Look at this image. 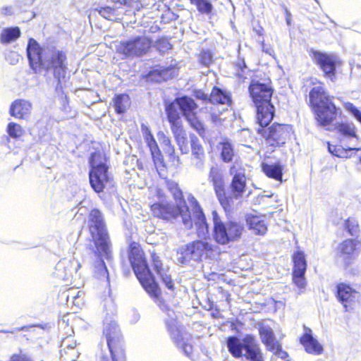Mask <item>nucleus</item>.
<instances>
[{
  "instance_id": "1",
  "label": "nucleus",
  "mask_w": 361,
  "mask_h": 361,
  "mask_svg": "<svg viewBox=\"0 0 361 361\" xmlns=\"http://www.w3.org/2000/svg\"><path fill=\"white\" fill-rule=\"evenodd\" d=\"M27 55L30 68L35 73L42 69L52 70L58 84L63 82L66 73L67 63L66 53L54 46L47 45L40 47L34 39H30L27 46Z\"/></svg>"
},
{
  "instance_id": "2",
  "label": "nucleus",
  "mask_w": 361,
  "mask_h": 361,
  "mask_svg": "<svg viewBox=\"0 0 361 361\" xmlns=\"http://www.w3.org/2000/svg\"><path fill=\"white\" fill-rule=\"evenodd\" d=\"M314 87L310 92V102L322 126L330 124L336 117V107L320 81L312 82Z\"/></svg>"
},
{
  "instance_id": "3",
  "label": "nucleus",
  "mask_w": 361,
  "mask_h": 361,
  "mask_svg": "<svg viewBox=\"0 0 361 361\" xmlns=\"http://www.w3.org/2000/svg\"><path fill=\"white\" fill-rule=\"evenodd\" d=\"M250 97L257 109V119L261 127L269 125L274 115V106L271 103V87L259 81H252L249 86Z\"/></svg>"
},
{
  "instance_id": "4",
  "label": "nucleus",
  "mask_w": 361,
  "mask_h": 361,
  "mask_svg": "<svg viewBox=\"0 0 361 361\" xmlns=\"http://www.w3.org/2000/svg\"><path fill=\"white\" fill-rule=\"evenodd\" d=\"M128 258L134 273L144 289L152 297L158 298V285L148 267L144 252L139 244L132 243L130 245Z\"/></svg>"
},
{
  "instance_id": "5",
  "label": "nucleus",
  "mask_w": 361,
  "mask_h": 361,
  "mask_svg": "<svg viewBox=\"0 0 361 361\" xmlns=\"http://www.w3.org/2000/svg\"><path fill=\"white\" fill-rule=\"evenodd\" d=\"M88 225L97 253L99 257L110 260L112 257L111 244L104 216L99 209L91 210L88 216Z\"/></svg>"
},
{
  "instance_id": "6",
  "label": "nucleus",
  "mask_w": 361,
  "mask_h": 361,
  "mask_svg": "<svg viewBox=\"0 0 361 361\" xmlns=\"http://www.w3.org/2000/svg\"><path fill=\"white\" fill-rule=\"evenodd\" d=\"M151 211L154 216L169 221L181 217L185 228H190L192 226V218L185 201H180L179 204L157 202L151 206Z\"/></svg>"
},
{
  "instance_id": "7",
  "label": "nucleus",
  "mask_w": 361,
  "mask_h": 361,
  "mask_svg": "<svg viewBox=\"0 0 361 361\" xmlns=\"http://www.w3.org/2000/svg\"><path fill=\"white\" fill-rule=\"evenodd\" d=\"M214 223L213 238L216 243L226 245L231 241L240 238L243 231V226L235 222L229 221L224 222L216 211L212 212Z\"/></svg>"
},
{
  "instance_id": "8",
  "label": "nucleus",
  "mask_w": 361,
  "mask_h": 361,
  "mask_svg": "<svg viewBox=\"0 0 361 361\" xmlns=\"http://www.w3.org/2000/svg\"><path fill=\"white\" fill-rule=\"evenodd\" d=\"M227 347L228 351L235 357H241L244 350L245 356L251 361H263L260 348L255 338L250 335L246 336L243 341L235 336L228 337Z\"/></svg>"
},
{
  "instance_id": "9",
  "label": "nucleus",
  "mask_w": 361,
  "mask_h": 361,
  "mask_svg": "<svg viewBox=\"0 0 361 361\" xmlns=\"http://www.w3.org/2000/svg\"><path fill=\"white\" fill-rule=\"evenodd\" d=\"M152 41L146 36H137L116 44V51L126 58L139 57L148 53Z\"/></svg>"
},
{
  "instance_id": "10",
  "label": "nucleus",
  "mask_w": 361,
  "mask_h": 361,
  "mask_svg": "<svg viewBox=\"0 0 361 361\" xmlns=\"http://www.w3.org/2000/svg\"><path fill=\"white\" fill-rule=\"evenodd\" d=\"M104 334L106 338L107 349L111 355V360L126 361V355L122 348L120 330L114 321L104 323Z\"/></svg>"
},
{
  "instance_id": "11",
  "label": "nucleus",
  "mask_w": 361,
  "mask_h": 361,
  "mask_svg": "<svg viewBox=\"0 0 361 361\" xmlns=\"http://www.w3.org/2000/svg\"><path fill=\"white\" fill-rule=\"evenodd\" d=\"M159 306L163 311H166L168 316L171 318L170 322H166L169 331L171 333V338L174 341L178 348H180L185 355L191 357L192 353V345L191 344V338L187 334H182L177 328L176 319L173 318L174 312L170 310L168 307L160 301Z\"/></svg>"
},
{
  "instance_id": "12",
  "label": "nucleus",
  "mask_w": 361,
  "mask_h": 361,
  "mask_svg": "<svg viewBox=\"0 0 361 361\" xmlns=\"http://www.w3.org/2000/svg\"><path fill=\"white\" fill-rule=\"evenodd\" d=\"M310 56L313 62L323 71L324 75L331 81L336 79V69L338 62L336 55L310 49Z\"/></svg>"
},
{
  "instance_id": "13",
  "label": "nucleus",
  "mask_w": 361,
  "mask_h": 361,
  "mask_svg": "<svg viewBox=\"0 0 361 361\" xmlns=\"http://www.w3.org/2000/svg\"><path fill=\"white\" fill-rule=\"evenodd\" d=\"M209 180L213 184L215 193L221 205L226 212L230 211L233 204V197L226 195L223 175L217 166H212L210 169Z\"/></svg>"
},
{
  "instance_id": "14",
  "label": "nucleus",
  "mask_w": 361,
  "mask_h": 361,
  "mask_svg": "<svg viewBox=\"0 0 361 361\" xmlns=\"http://www.w3.org/2000/svg\"><path fill=\"white\" fill-rule=\"evenodd\" d=\"M90 164L92 169L89 173L90 183L92 189L99 193L103 191L109 182L108 169L105 164H96L94 160Z\"/></svg>"
},
{
  "instance_id": "15",
  "label": "nucleus",
  "mask_w": 361,
  "mask_h": 361,
  "mask_svg": "<svg viewBox=\"0 0 361 361\" xmlns=\"http://www.w3.org/2000/svg\"><path fill=\"white\" fill-rule=\"evenodd\" d=\"M359 242L356 240H345L338 247L337 261L340 262L345 268L350 266L356 259L358 252L357 247Z\"/></svg>"
},
{
  "instance_id": "16",
  "label": "nucleus",
  "mask_w": 361,
  "mask_h": 361,
  "mask_svg": "<svg viewBox=\"0 0 361 361\" xmlns=\"http://www.w3.org/2000/svg\"><path fill=\"white\" fill-rule=\"evenodd\" d=\"M291 132V127L288 125L273 124L267 132L265 131L264 136L268 145L273 147H279L286 142Z\"/></svg>"
},
{
  "instance_id": "17",
  "label": "nucleus",
  "mask_w": 361,
  "mask_h": 361,
  "mask_svg": "<svg viewBox=\"0 0 361 361\" xmlns=\"http://www.w3.org/2000/svg\"><path fill=\"white\" fill-rule=\"evenodd\" d=\"M212 245L202 240L194 241L186 245L184 250V261L188 259L198 260L202 257H209L212 253Z\"/></svg>"
},
{
  "instance_id": "18",
  "label": "nucleus",
  "mask_w": 361,
  "mask_h": 361,
  "mask_svg": "<svg viewBox=\"0 0 361 361\" xmlns=\"http://www.w3.org/2000/svg\"><path fill=\"white\" fill-rule=\"evenodd\" d=\"M192 166L202 171L204 169L206 154L200 139L195 134H190Z\"/></svg>"
},
{
  "instance_id": "19",
  "label": "nucleus",
  "mask_w": 361,
  "mask_h": 361,
  "mask_svg": "<svg viewBox=\"0 0 361 361\" xmlns=\"http://www.w3.org/2000/svg\"><path fill=\"white\" fill-rule=\"evenodd\" d=\"M230 173L233 175V179L231 183L232 195L235 199L242 197L246 187V177L245 171L243 169L237 170L235 166L230 169Z\"/></svg>"
},
{
  "instance_id": "20",
  "label": "nucleus",
  "mask_w": 361,
  "mask_h": 361,
  "mask_svg": "<svg viewBox=\"0 0 361 361\" xmlns=\"http://www.w3.org/2000/svg\"><path fill=\"white\" fill-rule=\"evenodd\" d=\"M80 267V264L75 259H63L56 266L57 276L64 281L68 280L73 273H76Z\"/></svg>"
},
{
  "instance_id": "21",
  "label": "nucleus",
  "mask_w": 361,
  "mask_h": 361,
  "mask_svg": "<svg viewBox=\"0 0 361 361\" xmlns=\"http://www.w3.org/2000/svg\"><path fill=\"white\" fill-rule=\"evenodd\" d=\"M192 203L197 235L200 238H205L209 234V226L206 222L205 216L200 204L194 197H192Z\"/></svg>"
},
{
  "instance_id": "22",
  "label": "nucleus",
  "mask_w": 361,
  "mask_h": 361,
  "mask_svg": "<svg viewBox=\"0 0 361 361\" xmlns=\"http://www.w3.org/2000/svg\"><path fill=\"white\" fill-rule=\"evenodd\" d=\"M300 343L307 353L317 355L323 352L322 345L313 337L312 330L307 327H305V334L300 338Z\"/></svg>"
},
{
  "instance_id": "23",
  "label": "nucleus",
  "mask_w": 361,
  "mask_h": 361,
  "mask_svg": "<svg viewBox=\"0 0 361 361\" xmlns=\"http://www.w3.org/2000/svg\"><path fill=\"white\" fill-rule=\"evenodd\" d=\"M337 298L345 308L347 307V303L354 302L359 297V293L350 287L348 284L341 283L336 286Z\"/></svg>"
},
{
  "instance_id": "24",
  "label": "nucleus",
  "mask_w": 361,
  "mask_h": 361,
  "mask_svg": "<svg viewBox=\"0 0 361 361\" xmlns=\"http://www.w3.org/2000/svg\"><path fill=\"white\" fill-rule=\"evenodd\" d=\"M32 104L24 99L15 100L11 105L10 114L20 119H25L30 114Z\"/></svg>"
},
{
  "instance_id": "25",
  "label": "nucleus",
  "mask_w": 361,
  "mask_h": 361,
  "mask_svg": "<svg viewBox=\"0 0 361 361\" xmlns=\"http://www.w3.org/2000/svg\"><path fill=\"white\" fill-rule=\"evenodd\" d=\"M152 266L157 274L160 276L161 281L165 286L170 290L173 289V283L171 280V275L168 274L169 269L164 267L159 259V257L156 254L152 255Z\"/></svg>"
},
{
  "instance_id": "26",
  "label": "nucleus",
  "mask_w": 361,
  "mask_h": 361,
  "mask_svg": "<svg viewBox=\"0 0 361 361\" xmlns=\"http://www.w3.org/2000/svg\"><path fill=\"white\" fill-rule=\"evenodd\" d=\"M75 346L76 342L71 336L63 339L60 350L61 360L64 357H67L71 361H75L78 357V353L75 350Z\"/></svg>"
},
{
  "instance_id": "27",
  "label": "nucleus",
  "mask_w": 361,
  "mask_h": 361,
  "mask_svg": "<svg viewBox=\"0 0 361 361\" xmlns=\"http://www.w3.org/2000/svg\"><path fill=\"white\" fill-rule=\"evenodd\" d=\"M338 130L342 135V138L341 139V143L346 142L352 146H356L358 144V137L353 125L342 123L338 126Z\"/></svg>"
},
{
  "instance_id": "28",
  "label": "nucleus",
  "mask_w": 361,
  "mask_h": 361,
  "mask_svg": "<svg viewBox=\"0 0 361 361\" xmlns=\"http://www.w3.org/2000/svg\"><path fill=\"white\" fill-rule=\"evenodd\" d=\"M259 335L262 343L266 345L269 350H274L276 345L279 342L276 340L272 329L266 325H262L259 329Z\"/></svg>"
},
{
  "instance_id": "29",
  "label": "nucleus",
  "mask_w": 361,
  "mask_h": 361,
  "mask_svg": "<svg viewBox=\"0 0 361 361\" xmlns=\"http://www.w3.org/2000/svg\"><path fill=\"white\" fill-rule=\"evenodd\" d=\"M176 102L186 119L189 118V116L195 114V110L197 108V106L192 99L188 97H182L177 99Z\"/></svg>"
},
{
  "instance_id": "30",
  "label": "nucleus",
  "mask_w": 361,
  "mask_h": 361,
  "mask_svg": "<svg viewBox=\"0 0 361 361\" xmlns=\"http://www.w3.org/2000/svg\"><path fill=\"white\" fill-rule=\"evenodd\" d=\"M343 146H336L331 145L329 144L328 149L331 154L334 156L340 157V158H348L350 156L348 154L349 152L351 151H360V148H357L355 147H351L352 145L348 143H342Z\"/></svg>"
},
{
  "instance_id": "31",
  "label": "nucleus",
  "mask_w": 361,
  "mask_h": 361,
  "mask_svg": "<svg viewBox=\"0 0 361 361\" xmlns=\"http://www.w3.org/2000/svg\"><path fill=\"white\" fill-rule=\"evenodd\" d=\"M247 223L250 229L252 230L255 234L264 235L266 233L267 228L264 221L258 216H248Z\"/></svg>"
},
{
  "instance_id": "32",
  "label": "nucleus",
  "mask_w": 361,
  "mask_h": 361,
  "mask_svg": "<svg viewBox=\"0 0 361 361\" xmlns=\"http://www.w3.org/2000/svg\"><path fill=\"white\" fill-rule=\"evenodd\" d=\"M209 100L212 104L229 105L231 102L230 95L222 90L214 87L210 94Z\"/></svg>"
},
{
  "instance_id": "33",
  "label": "nucleus",
  "mask_w": 361,
  "mask_h": 361,
  "mask_svg": "<svg viewBox=\"0 0 361 361\" xmlns=\"http://www.w3.org/2000/svg\"><path fill=\"white\" fill-rule=\"evenodd\" d=\"M293 274H305V271L307 269V263L305 257V254L303 252L298 251L294 253L293 255Z\"/></svg>"
},
{
  "instance_id": "34",
  "label": "nucleus",
  "mask_w": 361,
  "mask_h": 361,
  "mask_svg": "<svg viewBox=\"0 0 361 361\" xmlns=\"http://www.w3.org/2000/svg\"><path fill=\"white\" fill-rule=\"evenodd\" d=\"M262 171L269 178H274L276 180H282V166L279 164H262Z\"/></svg>"
},
{
  "instance_id": "35",
  "label": "nucleus",
  "mask_w": 361,
  "mask_h": 361,
  "mask_svg": "<svg viewBox=\"0 0 361 361\" xmlns=\"http://www.w3.org/2000/svg\"><path fill=\"white\" fill-rule=\"evenodd\" d=\"M20 36V30L18 27L5 28L0 35V42L2 44H8Z\"/></svg>"
},
{
  "instance_id": "36",
  "label": "nucleus",
  "mask_w": 361,
  "mask_h": 361,
  "mask_svg": "<svg viewBox=\"0 0 361 361\" xmlns=\"http://www.w3.org/2000/svg\"><path fill=\"white\" fill-rule=\"evenodd\" d=\"M174 70L170 67L155 69L150 72L149 77L152 80H154L157 82H160L162 80H166L172 77V72Z\"/></svg>"
},
{
  "instance_id": "37",
  "label": "nucleus",
  "mask_w": 361,
  "mask_h": 361,
  "mask_svg": "<svg viewBox=\"0 0 361 361\" xmlns=\"http://www.w3.org/2000/svg\"><path fill=\"white\" fill-rule=\"evenodd\" d=\"M114 104L116 112L123 114L130 106V98L126 94L116 95L114 99Z\"/></svg>"
},
{
  "instance_id": "38",
  "label": "nucleus",
  "mask_w": 361,
  "mask_h": 361,
  "mask_svg": "<svg viewBox=\"0 0 361 361\" xmlns=\"http://www.w3.org/2000/svg\"><path fill=\"white\" fill-rule=\"evenodd\" d=\"M157 138L165 152L170 156L173 155L175 153V149L171 145L169 137L166 135L164 132L160 131L157 133Z\"/></svg>"
},
{
  "instance_id": "39",
  "label": "nucleus",
  "mask_w": 361,
  "mask_h": 361,
  "mask_svg": "<svg viewBox=\"0 0 361 361\" xmlns=\"http://www.w3.org/2000/svg\"><path fill=\"white\" fill-rule=\"evenodd\" d=\"M234 151L232 145L228 142L221 143V157L223 161L228 163L232 161Z\"/></svg>"
},
{
  "instance_id": "40",
  "label": "nucleus",
  "mask_w": 361,
  "mask_h": 361,
  "mask_svg": "<svg viewBox=\"0 0 361 361\" xmlns=\"http://www.w3.org/2000/svg\"><path fill=\"white\" fill-rule=\"evenodd\" d=\"M192 5H195L197 11L202 13L208 15L212 13L213 6L209 0H190Z\"/></svg>"
},
{
  "instance_id": "41",
  "label": "nucleus",
  "mask_w": 361,
  "mask_h": 361,
  "mask_svg": "<svg viewBox=\"0 0 361 361\" xmlns=\"http://www.w3.org/2000/svg\"><path fill=\"white\" fill-rule=\"evenodd\" d=\"M145 141L148 145V147L150 149L152 155L154 158H155L157 156L160 155V151L158 147V145L154 138V136L151 133V132L149 130V129L147 128L145 135Z\"/></svg>"
},
{
  "instance_id": "42",
  "label": "nucleus",
  "mask_w": 361,
  "mask_h": 361,
  "mask_svg": "<svg viewBox=\"0 0 361 361\" xmlns=\"http://www.w3.org/2000/svg\"><path fill=\"white\" fill-rule=\"evenodd\" d=\"M177 102L171 103L166 107L167 118L170 123L180 121L179 120V114L177 111Z\"/></svg>"
},
{
  "instance_id": "43",
  "label": "nucleus",
  "mask_w": 361,
  "mask_h": 361,
  "mask_svg": "<svg viewBox=\"0 0 361 361\" xmlns=\"http://www.w3.org/2000/svg\"><path fill=\"white\" fill-rule=\"evenodd\" d=\"M167 188L170 192L172 194L175 202H177V204H179V202L180 201H185V200L183 198V194L181 190L179 189L178 184L176 182L173 181H169L167 182Z\"/></svg>"
},
{
  "instance_id": "44",
  "label": "nucleus",
  "mask_w": 361,
  "mask_h": 361,
  "mask_svg": "<svg viewBox=\"0 0 361 361\" xmlns=\"http://www.w3.org/2000/svg\"><path fill=\"white\" fill-rule=\"evenodd\" d=\"M190 126L194 128L197 133L202 137H204L205 135V128L204 125L197 119L196 114L194 116H189V118L187 119Z\"/></svg>"
},
{
  "instance_id": "45",
  "label": "nucleus",
  "mask_w": 361,
  "mask_h": 361,
  "mask_svg": "<svg viewBox=\"0 0 361 361\" xmlns=\"http://www.w3.org/2000/svg\"><path fill=\"white\" fill-rule=\"evenodd\" d=\"M95 269V274L97 278L100 279H106L108 281L109 279V273L107 268L105 265V263L102 259L98 260L94 266Z\"/></svg>"
},
{
  "instance_id": "46",
  "label": "nucleus",
  "mask_w": 361,
  "mask_h": 361,
  "mask_svg": "<svg viewBox=\"0 0 361 361\" xmlns=\"http://www.w3.org/2000/svg\"><path fill=\"white\" fill-rule=\"evenodd\" d=\"M170 124L171 130L175 140L187 135L185 130L183 129L181 121L175 122Z\"/></svg>"
},
{
  "instance_id": "47",
  "label": "nucleus",
  "mask_w": 361,
  "mask_h": 361,
  "mask_svg": "<svg viewBox=\"0 0 361 361\" xmlns=\"http://www.w3.org/2000/svg\"><path fill=\"white\" fill-rule=\"evenodd\" d=\"M7 133L11 137L18 138L23 135V130L20 125L16 123H10L7 127Z\"/></svg>"
},
{
  "instance_id": "48",
  "label": "nucleus",
  "mask_w": 361,
  "mask_h": 361,
  "mask_svg": "<svg viewBox=\"0 0 361 361\" xmlns=\"http://www.w3.org/2000/svg\"><path fill=\"white\" fill-rule=\"evenodd\" d=\"M103 18L112 20L116 18L115 10L109 6L101 7L96 9Z\"/></svg>"
},
{
  "instance_id": "49",
  "label": "nucleus",
  "mask_w": 361,
  "mask_h": 361,
  "mask_svg": "<svg viewBox=\"0 0 361 361\" xmlns=\"http://www.w3.org/2000/svg\"><path fill=\"white\" fill-rule=\"evenodd\" d=\"M344 109L350 113L361 123V111L350 102L343 104Z\"/></svg>"
},
{
  "instance_id": "50",
  "label": "nucleus",
  "mask_w": 361,
  "mask_h": 361,
  "mask_svg": "<svg viewBox=\"0 0 361 361\" xmlns=\"http://www.w3.org/2000/svg\"><path fill=\"white\" fill-rule=\"evenodd\" d=\"M176 142L182 154H186L189 152L187 135L176 140Z\"/></svg>"
},
{
  "instance_id": "51",
  "label": "nucleus",
  "mask_w": 361,
  "mask_h": 361,
  "mask_svg": "<svg viewBox=\"0 0 361 361\" xmlns=\"http://www.w3.org/2000/svg\"><path fill=\"white\" fill-rule=\"evenodd\" d=\"M293 281L300 289H304L306 286V280L304 274H293Z\"/></svg>"
},
{
  "instance_id": "52",
  "label": "nucleus",
  "mask_w": 361,
  "mask_h": 361,
  "mask_svg": "<svg viewBox=\"0 0 361 361\" xmlns=\"http://www.w3.org/2000/svg\"><path fill=\"white\" fill-rule=\"evenodd\" d=\"M156 47L159 51L162 54L165 53L167 50L171 49L172 47L169 42L165 39L158 40L157 42Z\"/></svg>"
},
{
  "instance_id": "53",
  "label": "nucleus",
  "mask_w": 361,
  "mask_h": 361,
  "mask_svg": "<svg viewBox=\"0 0 361 361\" xmlns=\"http://www.w3.org/2000/svg\"><path fill=\"white\" fill-rule=\"evenodd\" d=\"M345 228L351 235H356L358 232V226L355 221L348 219L345 224Z\"/></svg>"
},
{
  "instance_id": "54",
  "label": "nucleus",
  "mask_w": 361,
  "mask_h": 361,
  "mask_svg": "<svg viewBox=\"0 0 361 361\" xmlns=\"http://www.w3.org/2000/svg\"><path fill=\"white\" fill-rule=\"evenodd\" d=\"M270 351L272 352L277 357H280L281 359L290 361L288 359L289 357L288 354L287 353V352L282 350L281 345L279 343L276 345V348H274V350Z\"/></svg>"
},
{
  "instance_id": "55",
  "label": "nucleus",
  "mask_w": 361,
  "mask_h": 361,
  "mask_svg": "<svg viewBox=\"0 0 361 361\" xmlns=\"http://www.w3.org/2000/svg\"><path fill=\"white\" fill-rule=\"evenodd\" d=\"M75 291L76 290L75 289L68 290V294L66 295V299L68 302L71 301V302L73 303H78V302H77V300L79 299V298L80 297V294L82 293L81 291L78 290L77 293H75Z\"/></svg>"
},
{
  "instance_id": "56",
  "label": "nucleus",
  "mask_w": 361,
  "mask_h": 361,
  "mask_svg": "<svg viewBox=\"0 0 361 361\" xmlns=\"http://www.w3.org/2000/svg\"><path fill=\"white\" fill-rule=\"evenodd\" d=\"M200 59L201 63L208 66L212 63V56L209 51H202L200 54Z\"/></svg>"
},
{
  "instance_id": "57",
  "label": "nucleus",
  "mask_w": 361,
  "mask_h": 361,
  "mask_svg": "<svg viewBox=\"0 0 361 361\" xmlns=\"http://www.w3.org/2000/svg\"><path fill=\"white\" fill-rule=\"evenodd\" d=\"M9 361H33L31 357L25 354H15L11 356Z\"/></svg>"
},
{
  "instance_id": "58",
  "label": "nucleus",
  "mask_w": 361,
  "mask_h": 361,
  "mask_svg": "<svg viewBox=\"0 0 361 361\" xmlns=\"http://www.w3.org/2000/svg\"><path fill=\"white\" fill-rule=\"evenodd\" d=\"M236 66L241 71L242 73H245V70L247 69V66L244 59H240L236 63ZM238 75L240 77H243V74L238 73Z\"/></svg>"
},
{
  "instance_id": "59",
  "label": "nucleus",
  "mask_w": 361,
  "mask_h": 361,
  "mask_svg": "<svg viewBox=\"0 0 361 361\" xmlns=\"http://www.w3.org/2000/svg\"><path fill=\"white\" fill-rule=\"evenodd\" d=\"M195 97L197 99L202 100H207L208 99V95L202 91H197L195 92Z\"/></svg>"
},
{
  "instance_id": "60",
  "label": "nucleus",
  "mask_w": 361,
  "mask_h": 361,
  "mask_svg": "<svg viewBox=\"0 0 361 361\" xmlns=\"http://www.w3.org/2000/svg\"><path fill=\"white\" fill-rule=\"evenodd\" d=\"M106 304H109V312L111 314H114V312H116V307H115V305H114V302L111 300V299H108L107 300H106Z\"/></svg>"
},
{
  "instance_id": "61",
  "label": "nucleus",
  "mask_w": 361,
  "mask_h": 361,
  "mask_svg": "<svg viewBox=\"0 0 361 361\" xmlns=\"http://www.w3.org/2000/svg\"><path fill=\"white\" fill-rule=\"evenodd\" d=\"M100 359L101 361H109V357L107 354H102Z\"/></svg>"
},
{
  "instance_id": "62",
  "label": "nucleus",
  "mask_w": 361,
  "mask_h": 361,
  "mask_svg": "<svg viewBox=\"0 0 361 361\" xmlns=\"http://www.w3.org/2000/svg\"><path fill=\"white\" fill-rule=\"evenodd\" d=\"M3 11L6 15H10L12 13L11 7H6L4 8Z\"/></svg>"
},
{
  "instance_id": "63",
  "label": "nucleus",
  "mask_w": 361,
  "mask_h": 361,
  "mask_svg": "<svg viewBox=\"0 0 361 361\" xmlns=\"http://www.w3.org/2000/svg\"><path fill=\"white\" fill-rule=\"evenodd\" d=\"M1 332H4V333H13V331H1Z\"/></svg>"
},
{
  "instance_id": "64",
  "label": "nucleus",
  "mask_w": 361,
  "mask_h": 361,
  "mask_svg": "<svg viewBox=\"0 0 361 361\" xmlns=\"http://www.w3.org/2000/svg\"><path fill=\"white\" fill-rule=\"evenodd\" d=\"M61 361H71L70 359H68L67 357H64Z\"/></svg>"
}]
</instances>
